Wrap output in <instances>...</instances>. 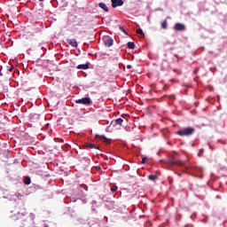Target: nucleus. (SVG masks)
I'll list each match as a JSON object with an SVG mask.
<instances>
[{
	"instance_id": "11",
	"label": "nucleus",
	"mask_w": 227,
	"mask_h": 227,
	"mask_svg": "<svg viewBox=\"0 0 227 227\" xmlns=\"http://www.w3.org/2000/svg\"><path fill=\"white\" fill-rule=\"evenodd\" d=\"M114 123H115V125H120V126H121V125L123 124V119L118 118V119H116V120L114 121Z\"/></svg>"
},
{
	"instance_id": "14",
	"label": "nucleus",
	"mask_w": 227,
	"mask_h": 227,
	"mask_svg": "<svg viewBox=\"0 0 227 227\" xmlns=\"http://www.w3.org/2000/svg\"><path fill=\"white\" fill-rule=\"evenodd\" d=\"M99 139H104L105 143H111V140H109L107 137H106V136L101 135L98 136Z\"/></svg>"
},
{
	"instance_id": "22",
	"label": "nucleus",
	"mask_w": 227,
	"mask_h": 227,
	"mask_svg": "<svg viewBox=\"0 0 227 227\" xmlns=\"http://www.w3.org/2000/svg\"><path fill=\"white\" fill-rule=\"evenodd\" d=\"M196 217V213H193L192 215H191V219H194Z\"/></svg>"
},
{
	"instance_id": "32",
	"label": "nucleus",
	"mask_w": 227,
	"mask_h": 227,
	"mask_svg": "<svg viewBox=\"0 0 227 227\" xmlns=\"http://www.w3.org/2000/svg\"><path fill=\"white\" fill-rule=\"evenodd\" d=\"M216 198L219 199V195H217Z\"/></svg>"
},
{
	"instance_id": "25",
	"label": "nucleus",
	"mask_w": 227,
	"mask_h": 227,
	"mask_svg": "<svg viewBox=\"0 0 227 227\" xmlns=\"http://www.w3.org/2000/svg\"><path fill=\"white\" fill-rule=\"evenodd\" d=\"M200 221H201V223H207V218H204V219H202Z\"/></svg>"
},
{
	"instance_id": "8",
	"label": "nucleus",
	"mask_w": 227,
	"mask_h": 227,
	"mask_svg": "<svg viewBox=\"0 0 227 227\" xmlns=\"http://www.w3.org/2000/svg\"><path fill=\"white\" fill-rule=\"evenodd\" d=\"M78 70H88L90 68V65L88 64H82L77 66Z\"/></svg>"
},
{
	"instance_id": "30",
	"label": "nucleus",
	"mask_w": 227,
	"mask_h": 227,
	"mask_svg": "<svg viewBox=\"0 0 227 227\" xmlns=\"http://www.w3.org/2000/svg\"><path fill=\"white\" fill-rule=\"evenodd\" d=\"M171 98H175V95L172 94V95H171Z\"/></svg>"
},
{
	"instance_id": "29",
	"label": "nucleus",
	"mask_w": 227,
	"mask_h": 227,
	"mask_svg": "<svg viewBox=\"0 0 227 227\" xmlns=\"http://www.w3.org/2000/svg\"><path fill=\"white\" fill-rule=\"evenodd\" d=\"M200 153H203L204 150H203V149H200Z\"/></svg>"
},
{
	"instance_id": "35",
	"label": "nucleus",
	"mask_w": 227,
	"mask_h": 227,
	"mask_svg": "<svg viewBox=\"0 0 227 227\" xmlns=\"http://www.w3.org/2000/svg\"><path fill=\"white\" fill-rule=\"evenodd\" d=\"M39 1H43V0H39Z\"/></svg>"
},
{
	"instance_id": "20",
	"label": "nucleus",
	"mask_w": 227,
	"mask_h": 227,
	"mask_svg": "<svg viewBox=\"0 0 227 227\" xmlns=\"http://www.w3.org/2000/svg\"><path fill=\"white\" fill-rule=\"evenodd\" d=\"M148 162V157H144L141 160V164H146Z\"/></svg>"
},
{
	"instance_id": "31",
	"label": "nucleus",
	"mask_w": 227,
	"mask_h": 227,
	"mask_svg": "<svg viewBox=\"0 0 227 227\" xmlns=\"http://www.w3.org/2000/svg\"><path fill=\"white\" fill-rule=\"evenodd\" d=\"M209 147L211 148V150H214V148H213V147H211V145H210Z\"/></svg>"
},
{
	"instance_id": "6",
	"label": "nucleus",
	"mask_w": 227,
	"mask_h": 227,
	"mask_svg": "<svg viewBox=\"0 0 227 227\" xmlns=\"http://www.w3.org/2000/svg\"><path fill=\"white\" fill-rule=\"evenodd\" d=\"M104 42H105V45L106 47H111L113 46V43H114V41L113 40V38L111 37H105L104 38Z\"/></svg>"
},
{
	"instance_id": "27",
	"label": "nucleus",
	"mask_w": 227,
	"mask_h": 227,
	"mask_svg": "<svg viewBox=\"0 0 227 227\" xmlns=\"http://www.w3.org/2000/svg\"><path fill=\"white\" fill-rule=\"evenodd\" d=\"M198 155H199V157H201L203 155V153L200 152Z\"/></svg>"
},
{
	"instance_id": "24",
	"label": "nucleus",
	"mask_w": 227,
	"mask_h": 227,
	"mask_svg": "<svg viewBox=\"0 0 227 227\" xmlns=\"http://www.w3.org/2000/svg\"><path fill=\"white\" fill-rule=\"evenodd\" d=\"M111 192H116V189L111 188Z\"/></svg>"
},
{
	"instance_id": "12",
	"label": "nucleus",
	"mask_w": 227,
	"mask_h": 227,
	"mask_svg": "<svg viewBox=\"0 0 227 227\" xmlns=\"http://www.w3.org/2000/svg\"><path fill=\"white\" fill-rule=\"evenodd\" d=\"M86 148H90V149H93V148H96V150H98V147L96 146L94 144H87L85 145Z\"/></svg>"
},
{
	"instance_id": "4",
	"label": "nucleus",
	"mask_w": 227,
	"mask_h": 227,
	"mask_svg": "<svg viewBox=\"0 0 227 227\" xmlns=\"http://www.w3.org/2000/svg\"><path fill=\"white\" fill-rule=\"evenodd\" d=\"M173 29L174 31H185V25L184 23H176Z\"/></svg>"
},
{
	"instance_id": "1",
	"label": "nucleus",
	"mask_w": 227,
	"mask_h": 227,
	"mask_svg": "<svg viewBox=\"0 0 227 227\" xmlns=\"http://www.w3.org/2000/svg\"><path fill=\"white\" fill-rule=\"evenodd\" d=\"M178 165L184 168V170L186 171L189 175L196 176V178H203V176L196 173H203V168L198 166H194L191 163L187 164V161H178Z\"/></svg>"
},
{
	"instance_id": "17",
	"label": "nucleus",
	"mask_w": 227,
	"mask_h": 227,
	"mask_svg": "<svg viewBox=\"0 0 227 227\" xmlns=\"http://www.w3.org/2000/svg\"><path fill=\"white\" fill-rule=\"evenodd\" d=\"M136 32L137 35H141V36H145V33L143 32V29L138 28V29H137Z\"/></svg>"
},
{
	"instance_id": "5",
	"label": "nucleus",
	"mask_w": 227,
	"mask_h": 227,
	"mask_svg": "<svg viewBox=\"0 0 227 227\" xmlns=\"http://www.w3.org/2000/svg\"><path fill=\"white\" fill-rule=\"evenodd\" d=\"M117 6H123V0H112V8H117Z\"/></svg>"
},
{
	"instance_id": "21",
	"label": "nucleus",
	"mask_w": 227,
	"mask_h": 227,
	"mask_svg": "<svg viewBox=\"0 0 227 227\" xmlns=\"http://www.w3.org/2000/svg\"><path fill=\"white\" fill-rule=\"evenodd\" d=\"M13 66H7L6 67V70H7V72H12V70H13Z\"/></svg>"
},
{
	"instance_id": "34",
	"label": "nucleus",
	"mask_w": 227,
	"mask_h": 227,
	"mask_svg": "<svg viewBox=\"0 0 227 227\" xmlns=\"http://www.w3.org/2000/svg\"><path fill=\"white\" fill-rule=\"evenodd\" d=\"M192 146H194V144H192Z\"/></svg>"
},
{
	"instance_id": "9",
	"label": "nucleus",
	"mask_w": 227,
	"mask_h": 227,
	"mask_svg": "<svg viewBox=\"0 0 227 227\" xmlns=\"http://www.w3.org/2000/svg\"><path fill=\"white\" fill-rule=\"evenodd\" d=\"M161 162L163 163V166L166 168H171V160H162Z\"/></svg>"
},
{
	"instance_id": "16",
	"label": "nucleus",
	"mask_w": 227,
	"mask_h": 227,
	"mask_svg": "<svg viewBox=\"0 0 227 227\" xmlns=\"http://www.w3.org/2000/svg\"><path fill=\"white\" fill-rule=\"evenodd\" d=\"M120 31H121L122 33H124V35H129V33L127 32V30H125V27H123L122 26L119 27Z\"/></svg>"
},
{
	"instance_id": "3",
	"label": "nucleus",
	"mask_w": 227,
	"mask_h": 227,
	"mask_svg": "<svg viewBox=\"0 0 227 227\" xmlns=\"http://www.w3.org/2000/svg\"><path fill=\"white\" fill-rule=\"evenodd\" d=\"M76 104H83V106H90L91 104V98H82V99H77Z\"/></svg>"
},
{
	"instance_id": "7",
	"label": "nucleus",
	"mask_w": 227,
	"mask_h": 227,
	"mask_svg": "<svg viewBox=\"0 0 227 227\" xmlns=\"http://www.w3.org/2000/svg\"><path fill=\"white\" fill-rule=\"evenodd\" d=\"M67 42L69 45H71V47L78 46L77 40H75V39H67Z\"/></svg>"
},
{
	"instance_id": "33",
	"label": "nucleus",
	"mask_w": 227,
	"mask_h": 227,
	"mask_svg": "<svg viewBox=\"0 0 227 227\" xmlns=\"http://www.w3.org/2000/svg\"><path fill=\"white\" fill-rule=\"evenodd\" d=\"M174 72H176V69H174Z\"/></svg>"
},
{
	"instance_id": "10",
	"label": "nucleus",
	"mask_w": 227,
	"mask_h": 227,
	"mask_svg": "<svg viewBox=\"0 0 227 227\" xmlns=\"http://www.w3.org/2000/svg\"><path fill=\"white\" fill-rule=\"evenodd\" d=\"M98 6H99V8L104 10V12H109V7H107V5L104 3H99Z\"/></svg>"
},
{
	"instance_id": "2",
	"label": "nucleus",
	"mask_w": 227,
	"mask_h": 227,
	"mask_svg": "<svg viewBox=\"0 0 227 227\" xmlns=\"http://www.w3.org/2000/svg\"><path fill=\"white\" fill-rule=\"evenodd\" d=\"M176 134H177V136H181V137H189V136H192V134H194V128L192 127H187V128H184L181 129L179 130H177L176 132Z\"/></svg>"
},
{
	"instance_id": "19",
	"label": "nucleus",
	"mask_w": 227,
	"mask_h": 227,
	"mask_svg": "<svg viewBox=\"0 0 227 227\" xmlns=\"http://www.w3.org/2000/svg\"><path fill=\"white\" fill-rule=\"evenodd\" d=\"M29 184H31V178L26 177V178H25V184H26V185H29Z\"/></svg>"
},
{
	"instance_id": "28",
	"label": "nucleus",
	"mask_w": 227,
	"mask_h": 227,
	"mask_svg": "<svg viewBox=\"0 0 227 227\" xmlns=\"http://www.w3.org/2000/svg\"><path fill=\"white\" fill-rule=\"evenodd\" d=\"M171 82H176V80L172 79V80H171Z\"/></svg>"
},
{
	"instance_id": "13",
	"label": "nucleus",
	"mask_w": 227,
	"mask_h": 227,
	"mask_svg": "<svg viewBox=\"0 0 227 227\" xmlns=\"http://www.w3.org/2000/svg\"><path fill=\"white\" fill-rule=\"evenodd\" d=\"M136 48V44L134 43V42H129L128 43V49H135Z\"/></svg>"
},
{
	"instance_id": "23",
	"label": "nucleus",
	"mask_w": 227,
	"mask_h": 227,
	"mask_svg": "<svg viewBox=\"0 0 227 227\" xmlns=\"http://www.w3.org/2000/svg\"><path fill=\"white\" fill-rule=\"evenodd\" d=\"M127 68H128V70H130V68H132V66L131 65H128Z\"/></svg>"
},
{
	"instance_id": "15",
	"label": "nucleus",
	"mask_w": 227,
	"mask_h": 227,
	"mask_svg": "<svg viewBox=\"0 0 227 227\" xmlns=\"http://www.w3.org/2000/svg\"><path fill=\"white\" fill-rule=\"evenodd\" d=\"M161 27H162V29H168V21L164 20L161 23Z\"/></svg>"
},
{
	"instance_id": "26",
	"label": "nucleus",
	"mask_w": 227,
	"mask_h": 227,
	"mask_svg": "<svg viewBox=\"0 0 227 227\" xmlns=\"http://www.w3.org/2000/svg\"><path fill=\"white\" fill-rule=\"evenodd\" d=\"M171 164H172V166H173V164H175V160L173 159V157H172V160H171Z\"/></svg>"
},
{
	"instance_id": "18",
	"label": "nucleus",
	"mask_w": 227,
	"mask_h": 227,
	"mask_svg": "<svg viewBox=\"0 0 227 227\" xmlns=\"http://www.w3.org/2000/svg\"><path fill=\"white\" fill-rule=\"evenodd\" d=\"M148 178H149V180H152V181L153 182V181L157 180V176H155V175H150V176H148Z\"/></svg>"
}]
</instances>
